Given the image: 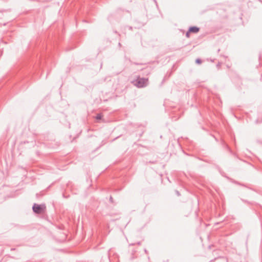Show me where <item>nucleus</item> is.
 Returning <instances> with one entry per match:
<instances>
[{"label":"nucleus","instance_id":"obj_17","mask_svg":"<svg viewBox=\"0 0 262 262\" xmlns=\"http://www.w3.org/2000/svg\"><path fill=\"white\" fill-rule=\"evenodd\" d=\"M234 183H236V184H239V185H241V184H240L239 183H238V182H234ZM241 185H242L241 184Z\"/></svg>","mask_w":262,"mask_h":262},{"label":"nucleus","instance_id":"obj_21","mask_svg":"<svg viewBox=\"0 0 262 262\" xmlns=\"http://www.w3.org/2000/svg\"><path fill=\"white\" fill-rule=\"evenodd\" d=\"M217 67H220V63H219L217 64Z\"/></svg>","mask_w":262,"mask_h":262},{"label":"nucleus","instance_id":"obj_8","mask_svg":"<svg viewBox=\"0 0 262 262\" xmlns=\"http://www.w3.org/2000/svg\"><path fill=\"white\" fill-rule=\"evenodd\" d=\"M190 33H191V32H190V31L189 30H188V31L186 33V37L187 38H189Z\"/></svg>","mask_w":262,"mask_h":262},{"label":"nucleus","instance_id":"obj_4","mask_svg":"<svg viewBox=\"0 0 262 262\" xmlns=\"http://www.w3.org/2000/svg\"><path fill=\"white\" fill-rule=\"evenodd\" d=\"M104 261H106V262H110V258H109V255H108V253H107L105 256L104 257H102V259L101 260L100 262H103Z\"/></svg>","mask_w":262,"mask_h":262},{"label":"nucleus","instance_id":"obj_5","mask_svg":"<svg viewBox=\"0 0 262 262\" xmlns=\"http://www.w3.org/2000/svg\"><path fill=\"white\" fill-rule=\"evenodd\" d=\"M222 142L223 145L225 148H226L230 152V153H232V151L231 149H230V148L229 147V146L224 141H222Z\"/></svg>","mask_w":262,"mask_h":262},{"label":"nucleus","instance_id":"obj_24","mask_svg":"<svg viewBox=\"0 0 262 262\" xmlns=\"http://www.w3.org/2000/svg\"><path fill=\"white\" fill-rule=\"evenodd\" d=\"M154 1H155V3L157 4L156 0H154Z\"/></svg>","mask_w":262,"mask_h":262},{"label":"nucleus","instance_id":"obj_9","mask_svg":"<svg viewBox=\"0 0 262 262\" xmlns=\"http://www.w3.org/2000/svg\"><path fill=\"white\" fill-rule=\"evenodd\" d=\"M219 171H220V172L221 174L223 176H224V177H226L227 179H229V178L228 177H226V176H225V173H224V172L221 171V170H220V168H219Z\"/></svg>","mask_w":262,"mask_h":262},{"label":"nucleus","instance_id":"obj_16","mask_svg":"<svg viewBox=\"0 0 262 262\" xmlns=\"http://www.w3.org/2000/svg\"><path fill=\"white\" fill-rule=\"evenodd\" d=\"M128 28L129 30H132L133 28H132V27L129 26V27H128Z\"/></svg>","mask_w":262,"mask_h":262},{"label":"nucleus","instance_id":"obj_20","mask_svg":"<svg viewBox=\"0 0 262 262\" xmlns=\"http://www.w3.org/2000/svg\"><path fill=\"white\" fill-rule=\"evenodd\" d=\"M215 259V258H214V259H213V260H211L210 262H212V261H213Z\"/></svg>","mask_w":262,"mask_h":262},{"label":"nucleus","instance_id":"obj_10","mask_svg":"<svg viewBox=\"0 0 262 262\" xmlns=\"http://www.w3.org/2000/svg\"><path fill=\"white\" fill-rule=\"evenodd\" d=\"M109 201L111 203H113L114 201H113V198L112 196H110V199H109Z\"/></svg>","mask_w":262,"mask_h":262},{"label":"nucleus","instance_id":"obj_23","mask_svg":"<svg viewBox=\"0 0 262 262\" xmlns=\"http://www.w3.org/2000/svg\"><path fill=\"white\" fill-rule=\"evenodd\" d=\"M118 138H119V137H116V138H115L113 140H116V139H118Z\"/></svg>","mask_w":262,"mask_h":262},{"label":"nucleus","instance_id":"obj_6","mask_svg":"<svg viewBox=\"0 0 262 262\" xmlns=\"http://www.w3.org/2000/svg\"><path fill=\"white\" fill-rule=\"evenodd\" d=\"M102 117H103L102 114L101 113H99L96 115L95 118L97 120L99 121V120H102Z\"/></svg>","mask_w":262,"mask_h":262},{"label":"nucleus","instance_id":"obj_7","mask_svg":"<svg viewBox=\"0 0 262 262\" xmlns=\"http://www.w3.org/2000/svg\"><path fill=\"white\" fill-rule=\"evenodd\" d=\"M195 63L198 64H200L202 63V59L201 58H197L195 60Z\"/></svg>","mask_w":262,"mask_h":262},{"label":"nucleus","instance_id":"obj_1","mask_svg":"<svg viewBox=\"0 0 262 262\" xmlns=\"http://www.w3.org/2000/svg\"><path fill=\"white\" fill-rule=\"evenodd\" d=\"M148 79L147 78L138 77L133 83L134 85L138 88H142L146 87L148 84Z\"/></svg>","mask_w":262,"mask_h":262},{"label":"nucleus","instance_id":"obj_22","mask_svg":"<svg viewBox=\"0 0 262 262\" xmlns=\"http://www.w3.org/2000/svg\"><path fill=\"white\" fill-rule=\"evenodd\" d=\"M258 122V120H256V123H257Z\"/></svg>","mask_w":262,"mask_h":262},{"label":"nucleus","instance_id":"obj_18","mask_svg":"<svg viewBox=\"0 0 262 262\" xmlns=\"http://www.w3.org/2000/svg\"><path fill=\"white\" fill-rule=\"evenodd\" d=\"M118 46H119V47H121V43H120V42H119V43H118Z\"/></svg>","mask_w":262,"mask_h":262},{"label":"nucleus","instance_id":"obj_11","mask_svg":"<svg viewBox=\"0 0 262 262\" xmlns=\"http://www.w3.org/2000/svg\"><path fill=\"white\" fill-rule=\"evenodd\" d=\"M176 193L177 194L178 196H180V193L178 190H176Z\"/></svg>","mask_w":262,"mask_h":262},{"label":"nucleus","instance_id":"obj_15","mask_svg":"<svg viewBox=\"0 0 262 262\" xmlns=\"http://www.w3.org/2000/svg\"><path fill=\"white\" fill-rule=\"evenodd\" d=\"M114 32L116 34H118V35H120V34L118 33V32L117 31H114Z\"/></svg>","mask_w":262,"mask_h":262},{"label":"nucleus","instance_id":"obj_2","mask_svg":"<svg viewBox=\"0 0 262 262\" xmlns=\"http://www.w3.org/2000/svg\"><path fill=\"white\" fill-rule=\"evenodd\" d=\"M33 211L35 214H42L46 210V206L45 204H38L34 203L32 206Z\"/></svg>","mask_w":262,"mask_h":262},{"label":"nucleus","instance_id":"obj_12","mask_svg":"<svg viewBox=\"0 0 262 262\" xmlns=\"http://www.w3.org/2000/svg\"><path fill=\"white\" fill-rule=\"evenodd\" d=\"M242 201L243 202H245V203H248V204H249V203H249L248 201H247V200H245L242 199Z\"/></svg>","mask_w":262,"mask_h":262},{"label":"nucleus","instance_id":"obj_19","mask_svg":"<svg viewBox=\"0 0 262 262\" xmlns=\"http://www.w3.org/2000/svg\"><path fill=\"white\" fill-rule=\"evenodd\" d=\"M135 245V244H130L129 245V246H133V245Z\"/></svg>","mask_w":262,"mask_h":262},{"label":"nucleus","instance_id":"obj_13","mask_svg":"<svg viewBox=\"0 0 262 262\" xmlns=\"http://www.w3.org/2000/svg\"><path fill=\"white\" fill-rule=\"evenodd\" d=\"M137 244L138 245H140L141 244V242H138L137 243Z\"/></svg>","mask_w":262,"mask_h":262},{"label":"nucleus","instance_id":"obj_3","mask_svg":"<svg viewBox=\"0 0 262 262\" xmlns=\"http://www.w3.org/2000/svg\"><path fill=\"white\" fill-rule=\"evenodd\" d=\"M188 30L191 33H197L200 31V28L197 26H190Z\"/></svg>","mask_w":262,"mask_h":262},{"label":"nucleus","instance_id":"obj_14","mask_svg":"<svg viewBox=\"0 0 262 262\" xmlns=\"http://www.w3.org/2000/svg\"><path fill=\"white\" fill-rule=\"evenodd\" d=\"M144 252L146 254H148V251L146 249H144Z\"/></svg>","mask_w":262,"mask_h":262}]
</instances>
